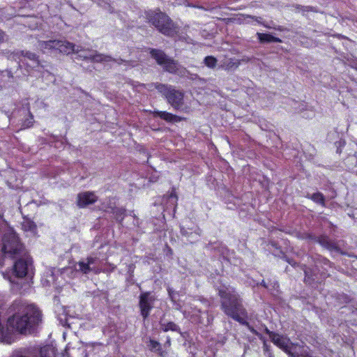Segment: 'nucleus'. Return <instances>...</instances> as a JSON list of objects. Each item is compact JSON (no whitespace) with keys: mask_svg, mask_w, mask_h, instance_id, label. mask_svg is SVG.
<instances>
[{"mask_svg":"<svg viewBox=\"0 0 357 357\" xmlns=\"http://www.w3.org/2000/svg\"><path fill=\"white\" fill-rule=\"evenodd\" d=\"M135 268V264H130L128 266V273L130 274V275H132L133 273H134V270Z\"/></svg>","mask_w":357,"mask_h":357,"instance_id":"32","label":"nucleus"},{"mask_svg":"<svg viewBox=\"0 0 357 357\" xmlns=\"http://www.w3.org/2000/svg\"><path fill=\"white\" fill-rule=\"evenodd\" d=\"M302 10L303 11H305V12H310V11H312V7L311 6H306V7H303L302 6Z\"/></svg>","mask_w":357,"mask_h":357,"instance_id":"35","label":"nucleus"},{"mask_svg":"<svg viewBox=\"0 0 357 357\" xmlns=\"http://www.w3.org/2000/svg\"><path fill=\"white\" fill-rule=\"evenodd\" d=\"M148 347L151 351L157 352L159 356L163 357L165 352L162 349L160 343L155 340L149 339Z\"/></svg>","mask_w":357,"mask_h":357,"instance_id":"19","label":"nucleus"},{"mask_svg":"<svg viewBox=\"0 0 357 357\" xmlns=\"http://www.w3.org/2000/svg\"><path fill=\"white\" fill-rule=\"evenodd\" d=\"M79 267V271L83 273V274H88L89 273H90L91 271H93L95 273H98V271L95 270L94 268H91V266L89 265V264L87 262H84V261H79L78 263H77Z\"/></svg>","mask_w":357,"mask_h":357,"instance_id":"23","label":"nucleus"},{"mask_svg":"<svg viewBox=\"0 0 357 357\" xmlns=\"http://www.w3.org/2000/svg\"><path fill=\"white\" fill-rule=\"evenodd\" d=\"M265 333L269 335V337L271 338V340L272 339V337L275 335V334L276 333L275 332H273V331H271L267 327L265 328V330H264Z\"/></svg>","mask_w":357,"mask_h":357,"instance_id":"33","label":"nucleus"},{"mask_svg":"<svg viewBox=\"0 0 357 357\" xmlns=\"http://www.w3.org/2000/svg\"><path fill=\"white\" fill-rule=\"evenodd\" d=\"M315 242L329 250H338L339 249L336 243L331 241L326 235L317 236Z\"/></svg>","mask_w":357,"mask_h":357,"instance_id":"12","label":"nucleus"},{"mask_svg":"<svg viewBox=\"0 0 357 357\" xmlns=\"http://www.w3.org/2000/svg\"><path fill=\"white\" fill-rule=\"evenodd\" d=\"M304 273H305V278H304V281L306 284H313V282H314V278L312 277V275H310L309 274V272L307 270H304Z\"/></svg>","mask_w":357,"mask_h":357,"instance_id":"28","label":"nucleus"},{"mask_svg":"<svg viewBox=\"0 0 357 357\" xmlns=\"http://www.w3.org/2000/svg\"><path fill=\"white\" fill-rule=\"evenodd\" d=\"M155 298L151 291H144L139 296V308L144 321H146L154 306Z\"/></svg>","mask_w":357,"mask_h":357,"instance_id":"8","label":"nucleus"},{"mask_svg":"<svg viewBox=\"0 0 357 357\" xmlns=\"http://www.w3.org/2000/svg\"><path fill=\"white\" fill-rule=\"evenodd\" d=\"M218 295L220 297V309L229 318L246 326L254 335L262 340L263 336L252 326L248 320L250 316L242 296L234 287H223L218 289Z\"/></svg>","mask_w":357,"mask_h":357,"instance_id":"1","label":"nucleus"},{"mask_svg":"<svg viewBox=\"0 0 357 357\" xmlns=\"http://www.w3.org/2000/svg\"><path fill=\"white\" fill-rule=\"evenodd\" d=\"M24 57L32 61L33 67H38L40 66L39 57L36 54L27 52L24 54Z\"/></svg>","mask_w":357,"mask_h":357,"instance_id":"24","label":"nucleus"},{"mask_svg":"<svg viewBox=\"0 0 357 357\" xmlns=\"http://www.w3.org/2000/svg\"><path fill=\"white\" fill-rule=\"evenodd\" d=\"M271 342L284 351L287 354H290V347L288 345L287 340L282 335L275 333L272 337Z\"/></svg>","mask_w":357,"mask_h":357,"instance_id":"13","label":"nucleus"},{"mask_svg":"<svg viewBox=\"0 0 357 357\" xmlns=\"http://www.w3.org/2000/svg\"><path fill=\"white\" fill-rule=\"evenodd\" d=\"M111 213L114 215V218L119 223H122L126 216V210L124 208L112 207Z\"/></svg>","mask_w":357,"mask_h":357,"instance_id":"20","label":"nucleus"},{"mask_svg":"<svg viewBox=\"0 0 357 357\" xmlns=\"http://www.w3.org/2000/svg\"><path fill=\"white\" fill-rule=\"evenodd\" d=\"M261 284V286L264 287L265 288H267V285H266V282H264V280H262Z\"/></svg>","mask_w":357,"mask_h":357,"instance_id":"40","label":"nucleus"},{"mask_svg":"<svg viewBox=\"0 0 357 357\" xmlns=\"http://www.w3.org/2000/svg\"><path fill=\"white\" fill-rule=\"evenodd\" d=\"M98 199V196L92 191L80 192L77 196L76 204L79 208L95 204Z\"/></svg>","mask_w":357,"mask_h":357,"instance_id":"9","label":"nucleus"},{"mask_svg":"<svg viewBox=\"0 0 357 357\" xmlns=\"http://www.w3.org/2000/svg\"><path fill=\"white\" fill-rule=\"evenodd\" d=\"M97 260L96 257H88L86 258V262L89 264V266L93 264Z\"/></svg>","mask_w":357,"mask_h":357,"instance_id":"30","label":"nucleus"},{"mask_svg":"<svg viewBox=\"0 0 357 357\" xmlns=\"http://www.w3.org/2000/svg\"><path fill=\"white\" fill-rule=\"evenodd\" d=\"M324 264H330V261H329L328 259H324Z\"/></svg>","mask_w":357,"mask_h":357,"instance_id":"41","label":"nucleus"},{"mask_svg":"<svg viewBox=\"0 0 357 357\" xmlns=\"http://www.w3.org/2000/svg\"><path fill=\"white\" fill-rule=\"evenodd\" d=\"M33 116L30 115L29 118L24 121V129L26 128H30L33 124Z\"/></svg>","mask_w":357,"mask_h":357,"instance_id":"29","label":"nucleus"},{"mask_svg":"<svg viewBox=\"0 0 357 357\" xmlns=\"http://www.w3.org/2000/svg\"><path fill=\"white\" fill-rule=\"evenodd\" d=\"M268 357H274V356L272 353H269Z\"/></svg>","mask_w":357,"mask_h":357,"instance_id":"45","label":"nucleus"},{"mask_svg":"<svg viewBox=\"0 0 357 357\" xmlns=\"http://www.w3.org/2000/svg\"><path fill=\"white\" fill-rule=\"evenodd\" d=\"M38 47L43 52H45L46 50H55L56 40L39 41Z\"/></svg>","mask_w":357,"mask_h":357,"instance_id":"21","label":"nucleus"},{"mask_svg":"<svg viewBox=\"0 0 357 357\" xmlns=\"http://www.w3.org/2000/svg\"><path fill=\"white\" fill-rule=\"evenodd\" d=\"M286 261L289 264H291L292 266H296V263L295 261H294L293 259H288L287 258L286 259Z\"/></svg>","mask_w":357,"mask_h":357,"instance_id":"36","label":"nucleus"},{"mask_svg":"<svg viewBox=\"0 0 357 357\" xmlns=\"http://www.w3.org/2000/svg\"><path fill=\"white\" fill-rule=\"evenodd\" d=\"M167 291H168L169 296L170 297H172V293H173V292H172V290L170 288H169V289H167Z\"/></svg>","mask_w":357,"mask_h":357,"instance_id":"39","label":"nucleus"},{"mask_svg":"<svg viewBox=\"0 0 357 357\" xmlns=\"http://www.w3.org/2000/svg\"><path fill=\"white\" fill-rule=\"evenodd\" d=\"M170 197H176V194L174 192V193H172Z\"/></svg>","mask_w":357,"mask_h":357,"instance_id":"44","label":"nucleus"},{"mask_svg":"<svg viewBox=\"0 0 357 357\" xmlns=\"http://www.w3.org/2000/svg\"><path fill=\"white\" fill-rule=\"evenodd\" d=\"M35 267L32 257L24 250V293L31 289L33 283Z\"/></svg>","mask_w":357,"mask_h":357,"instance_id":"7","label":"nucleus"},{"mask_svg":"<svg viewBox=\"0 0 357 357\" xmlns=\"http://www.w3.org/2000/svg\"><path fill=\"white\" fill-rule=\"evenodd\" d=\"M341 152H342V151H341V149H340V147H337V153H339V154H340V153H341Z\"/></svg>","mask_w":357,"mask_h":357,"instance_id":"42","label":"nucleus"},{"mask_svg":"<svg viewBox=\"0 0 357 357\" xmlns=\"http://www.w3.org/2000/svg\"><path fill=\"white\" fill-rule=\"evenodd\" d=\"M240 62L238 60L231 58L225 61L222 65V68L225 70H231L232 68H236L238 67Z\"/></svg>","mask_w":357,"mask_h":357,"instance_id":"22","label":"nucleus"},{"mask_svg":"<svg viewBox=\"0 0 357 357\" xmlns=\"http://www.w3.org/2000/svg\"><path fill=\"white\" fill-rule=\"evenodd\" d=\"M10 357H22V351H21V350L15 351Z\"/></svg>","mask_w":357,"mask_h":357,"instance_id":"31","label":"nucleus"},{"mask_svg":"<svg viewBox=\"0 0 357 357\" xmlns=\"http://www.w3.org/2000/svg\"><path fill=\"white\" fill-rule=\"evenodd\" d=\"M289 357H300V355L298 354H295V353H293L291 352V351L290 350V354H287Z\"/></svg>","mask_w":357,"mask_h":357,"instance_id":"38","label":"nucleus"},{"mask_svg":"<svg viewBox=\"0 0 357 357\" xmlns=\"http://www.w3.org/2000/svg\"><path fill=\"white\" fill-rule=\"evenodd\" d=\"M41 357H55V354L52 348L50 347H45L40 351Z\"/></svg>","mask_w":357,"mask_h":357,"instance_id":"26","label":"nucleus"},{"mask_svg":"<svg viewBox=\"0 0 357 357\" xmlns=\"http://www.w3.org/2000/svg\"><path fill=\"white\" fill-rule=\"evenodd\" d=\"M164 346L165 347H170V346H171V338H170V337H169V336L167 337V340H166V342L164 344Z\"/></svg>","mask_w":357,"mask_h":357,"instance_id":"34","label":"nucleus"},{"mask_svg":"<svg viewBox=\"0 0 357 357\" xmlns=\"http://www.w3.org/2000/svg\"><path fill=\"white\" fill-rule=\"evenodd\" d=\"M84 59L89 60L91 62L100 63V62H103V61H111L112 58L109 56L105 55L102 54L98 53L97 52H95V53L93 54H90L88 56H84Z\"/></svg>","mask_w":357,"mask_h":357,"instance_id":"16","label":"nucleus"},{"mask_svg":"<svg viewBox=\"0 0 357 357\" xmlns=\"http://www.w3.org/2000/svg\"><path fill=\"white\" fill-rule=\"evenodd\" d=\"M160 326L161 330L163 332L173 331V332L181 333V329H180L179 326L173 321H168L167 323H163L162 321H160Z\"/></svg>","mask_w":357,"mask_h":357,"instance_id":"18","label":"nucleus"},{"mask_svg":"<svg viewBox=\"0 0 357 357\" xmlns=\"http://www.w3.org/2000/svg\"><path fill=\"white\" fill-rule=\"evenodd\" d=\"M151 57L153 59L156 63L162 67L163 70L171 74H176L178 70V63L172 58L169 57L164 51L151 48L149 50Z\"/></svg>","mask_w":357,"mask_h":357,"instance_id":"6","label":"nucleus"},{"mask_svg":"<svg viewBox=\"0 0 357 357\" xmlns=\"http://www.w3.org/2000/svg\"><path fill=\"white\" fill-rule=\"evenodd\" d=\"M264 349L265 351H269V346L266 344V340H264Z\"/></svg>","mask_w":357,"mask_h":357,"instance_id":"37","label":"nucleus"},{"mask_svg":"<svg viewBox=\"0 0 357 357\" xmlns=\"http://www.w3.org/2000/svg\"><path fill=\"white\" fill-rule=\"evenodd\" d=\"M75 45L68 40H56L55 50L63 54H70L74 52H78V50H75Z\"/></svg>","mask_w":357,"mask_h":357,"instance_id":"11","label":"nucleus"},{"mask_svg":"<svg viewBox=\"0 0 357 357\" xmlns=\"http://www.w3.org/2000/svg\"><path fill=\"white\" fill-rule=\"evenodd\" d=\"M297 237L302 240H308V241H316L317 236L311 233L304 232V233H299L297 235Z\"/></svg>","mask_w":357,"mask_h":357,"instance_id":"27","label":"nucleus"},{"mask_svg":"<svg viewBox=\"0 0 357 357\" xmlns=\"http://www.w3.org/2000/svg\"><path fill=\"white\" fill-rule=\"evenodd\" d=\"M149 22L166 36H174L177 33L176 26L171 18L161 11L151 12L147 15Z\"/></svg>","mask_w":357,"mask_h":357,"instance_id":"5","label":"nucleus"},{"mask_svg":"<svg viewBox=\"0 0 357 357\" xmlns=\"http://www.w3.org/2000/svg\"><path fill=\"white\" fill-rule=\"evenodd\" d=\"M154 86L175 110H183L185 97L183 91L176 89L174 86L158 82L155 83Z\"/></svg>","mask_w":357,"mask_h":357,"instance_id":"4","label":"nucleus"},{"mask_svg":"<svg viewBox=\"0 0 357 357\" xmlns=\"http://www.w3.org/2000/svg\"><path fill=\"white\" fill-rule=\"evenodd\" d=\"M303 357H312V356H310V354H307L304 355Z\"/></svg>","mask_w":357,"mask_h":357,"instance_id":"43","label":"nucleus"},{"mask_svg":"<svg viewBox=\"0 0 357 357\" xmlns=\"http://www.w3.org/2000/svg\"><path fill=\"white\" fill-rule=\"evenodd\" d=\"M1 241L2 252L6 256L17 259L13 264L9 280L13 284L20 285L19 281L22 279V258L19 238L13 230L7 229L3 234Z\"/></svg>","mask_w":357,"mask_h":357,"instance_id":"2","label":"nucleus"},{"mask_svg":"<svg viewBox=\"0 0 357 357\" xmlns=\"http://www.w3.org/2000/svg\"><path fill=\"white\" fill-rule=\"evenodd\" d=\"M24 231H29L33 236H38L37 225L36 224L29 219L26 216L24 215Z\"/></svg>","mask_w":357,"mask_h":357,"instance_id":"14","label":"nucleus"},{"mask_svg":"<svg viewBox=\"0 0 357 357\" xmlns=\"http://www.w3.org/2000/svg\"><path fill=\"white\" fill-rule=\"evenodd\" d=\"M153 115L154 117H159L167 123H178L185 120V118L172 114L166 111H153Z\"/></svg>","mask_w":357,"mask_h":357,"instance_id":"10","label":"nucleus"},{"mask_svg":"<svg viewBox=\"0 0 357 357\" xmlns=\"http://www.w3.org/2000/svg\"><path fill=\"white\" fill-rule=\"evenodd\" d=\"M305 197L309 199H310V200H312L314 203L321 205L323 207H326V199H325V197L320 192H317L313 193L312 195L307 194L305 196Z\"/></svg>","mask_w":357,"mask_h":357,"instance_id":"17","label":"nucleus"},{"mask_svg":"<svg viewBox=\"0 0 357 357\" xmlns=\"http://www.w3.org/2000/svg\"><path fill=\"white\" fill-rule=\"evenodd\" d=\"M43 313L35 304L24 303V336L38 335L43 324Z\"/></svg>","mask_w":357,"mask_h":357,"instance_id":"3","label":"nucleus"},{"mask_svg":"<svg viewBox=\"0 0 357 357\" xmlns=\"http://www.w3.org/2000/svg\"><path fill=\"white\" fill-rule=\"evenodd\" d=\"M2 36V32L0 31V38Z\"/></svg>","mask_w":357,"mask_h":357,"instance_id":"46","label":"nucleus"},{"mask_svg":"<svg viewBox=\"0 0 357 357\" xmlns=\"http://www.w3.org/2000/svg\"><path fill=\"white\" fill-rule=\"evenodd\" d=\"M258 39L261 43H281L280 38L275 37L271 33H257Z\"/></svg>","mask_w":357,"mask_h":357,"instance_id":"15","label":"nucleus"},{"mask_svg":"<svg viewBox=\"0 0 357 357\" xmlns=\"http://www.w3.org/2000/svg\"><path fill=\"white\" fill-rule=\"evenodd\" d=\"M217 61L216 58L213 56H207L204 60V64L210 68H214L217 64Z\"/></svg>","mask_w":357,"mask_h":357,"instance_id":"25","label":"nucleus"}]
</instances>
